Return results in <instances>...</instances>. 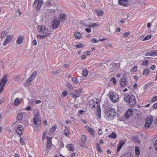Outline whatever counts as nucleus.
Returning a JSON list of instances; mask_svg holds the SVG:
<instances>
[{"label": "nucleus", "instance_id": "nucleus-1", "mask_svg": "<svg viewBox=\"0 0 157 157\" xmlns=\"http://www.w3.org/2000/svg\"><path fill=\"white\" fill-rule=\"evenodd\" d=\"M124 99L129 107H132L135 105L136 100L134 96L128 94H124Z\"/></svg>", "mask_w": 157, "mask_h": 157}, {"label": "nucleus", "instance_id": "nucleus-2", "mask_svg": "<svg viewBox=\"0 0 157 157\" xmlns=\"http://www.w3.org/2000/svg\"><path fill=\"white\" fill-rule=\"evenodd\" d=\"M105 117L108 120H112L116 115V112L115 109L112 107L107 108L105 111Z\"/></svg>", "mask_w": 157, "mask_h": 157}, {"label": "nucleus", "instance_id": "nucleus-3", "mask_svg": "<svg viewBox=\"0 0 157 157\" xmlns=\"http://www.w3.org/2000/svg\"><path fill=\"white\" fill-rule=\"evenodd\" d=\"M111 94H110L109 97L111 101L113 102H116L118 101L119 96L118 94L116 92H110Z\"/></svg>", "mask_w": 157, "mask_h": 157}, {"label": "nucleus", "instance_id": "nucleus-4", "mask_svg": "<svg viewBox=\"0 0 157 157\" xmlns=\"http://www.w3.org/2000/svg\"><path fill=\"white\" fill-rule=\"evenodd\" d=\"M37 29L40 33L43 34H44V32H45L46 30L49 31L48 29L44 25H38L37 27Z\"/></svg>", "mask_w": 157, "mask_h": 157}, {"label": "nucleus", "instance_id": "nucleus-5", "mask_svg": "<svg viewBox=\"0 0 157 157\" xmlns=\"http://www.w3.org/2000/svg\"><path fill=\"white\" fill-rule=\"evenodd\" d=\"M135 112V111H133V110L132 108L128 109L127 111L126 112L125 114V118L127 119L129 118V116L132 115L133 114V112Z\"/></svg>", "mask_w": 157, "mask_h": 157}, {"label": "nucleus", "instance_id": "nucleus-6", "mask_svg": "<svg viewBox=\"0 0 157 157\" xmlns=\"http://www.w3.org/2000/svg\"><path fill=\"white\" fill-rule=\"evenodd\" d=\"M118 4L121 6H127L129 5V2L128 0H119Z\"/></svg>", "mask_w": 157, "mask_h": 157}, {"label": "nucleus", "instance_id": "nucleus-7", "mask_svg": "<svg viewBox=\"0 0 157 157\" xmlns=\"http://www.w3.org/2000/svg\"><path fill=\"white\" fill-rule=\"evenodd\" d=\"M59 21H58L56 19H55L52 21L53 23L52 24V27L53 29L57 28L60 25Z\"/></svg>", "mask_w": 157, "mask_h": 157}, {"label": "nucleus", "instance_id": "nucleus-8", "mask_svg": "<svg viewBox=\"0 0 157 157\" xmlns=\"http://www.w3.org/2000/svg\"><path fill=\"white\" fill-rule=\"evenodd\" d=\"M44 35H38L37 36V37L40 39H43L48 36L50 35V33H49V31H48V30H46V31L44 32Z\"/></svg>", "mask_w": 157, "mask_h": 157}, {"label": "nucleus", "instance_id": "nucleus-9", "mask_svg": "<svg viewBox=\"0 0 157 157\" xmlns=\"http://www.w3.org/2000/svg\"><path fill=\"white\" fill-rule=\"evenodd\" d=\"M81 139L82 142L80 143V146L82 147H85V144L86 142V136L84 135H82L81 136Z\"/></svg>", "mask_w": 157, "mask_h": 157}, {"label": "nucleus", "instance_id": "nucleus-10", "mask_svg": "<svg viewBox=\"0 0 157 157\" xmlns=\"http://www.w3.org/2000/svg\"><path fill=\"white\" fill-rule=\"evenodd\" d=\"M121 80L120 84L121 86H124V85H126L128 83L127 79L125 77L122 78ZM125 86H124V87Z\"/></svg>", "mask_w": 157, "mask_h": 157}, {"label": "nucleus", "instance_id": "nucleus-11", "mask_svg": "<svg viewBox=\"0 0 157 157\" xmlns=\"http://www.w3.org/2000/svg\"><path fill=\"white\" fill-rule=\"evenodd\" d=\"M41 121L40 119L38 118H36L35 117L33 119V122L34 124L36 125H38L39 127L40 124L41 123Z\"/></svg>", "mask_w": 157, "mask_h": 157}, {"label": "nucleus", "instance_id": "nucleus-12", "mask_svg": "<svg viewBox=\"0 0 157 157\" xmlns=\"http://www.w3.org/2000/svg\"><path fill=\"white\" fill-rule=\"evenodd\" d=\"M124 144L125 142L123 140H121L120 141L119 144H118L117 147V151H119L120 150L122 146Z\"/></svg>", "mask_w": 157, "mask_h": 157}, {"label": "nucleus", "instance_id": "nucleus-13", "mask_svg": "<svg viewBox=\"0 0 157 157\" xmlns=\"http://www.w3.org/2000/svg\"><path fill=\"white\" fill-rule=\"evenodd\" d=\"M112 67L110 69V71L111 72H113V71H115L116 68H117L118 67V64L116 63H112L111 64Z\"/></svg>", "mask_w": 157, "mask_h": 157}, {"label": "nucleus", "instance_id": "nucleus-14", "mask_svg": "<svg viewBox=\"0 0 157 157\" xmlns=\"http://www.w3.org/2000/svg\"><path fill=\"white\" fill-rule=\"evenodd\" d=\"M24 36H20L18 37L17 40V43L19 44H21L23 42Z\"/></svg>", "mask_w": 157, "mask_h": 157}, {"label": "nucleus", "instance_id": "nucleus-15", "mask_svg": "<svg viewBox=\"0 0 157 157\" xmlns=\"http://www.w3.org/2000/svg\"><path fill=\"white\" fill-rule=\"evenodd\" d=\"M66 16L65 14L64 13H62L60 14L59 18L60 19L59 20V21H63L66 20Z\"/></svg>", "mask_w": 157, "mask_h": 157}, {"label": "nucleus", "instance_id": "nucleus-16", "mask_svg": "<svg viewBox=\"0 0 157 157\" xmlns=\"http://www.w3.org/2000/svg\"><path fill=\"white\" fill-rule=\"evenodd\" d=\"M7 77V74H6L4 75L2 78L1 80V83L2 82V83H4L5 84H6V83L8 81L6 78Z\"/></svg>", "mask_w": 157, "mask_h": 157}, {"label": "nucleus", "instance_id": "nucleus-17", "mask_svg": "<svg viewBox=\"0 0 157 157\" xmlns=\"http://www.w3.org/2000/svg\"><path fill=\"white\" fill-rule=\"evenodd\" d=\"M66 147L68 149V151H74V148L73 145L72 144H69L67 145Z\"/></svg>", "mask_w": 157, "mask_h": 157}, {"label": "nucleus", "instance_id": "nucleus-18", "mask_svg": "<svg viewBox=\"0 0 157 157\" xmlns=\"http://www.w3.org/2000/svg\"><path fill=\"white\" fill-rule=\"evenodd\" d=\"M157 52L155 51L147 52L145 54V56H156Z\"/></svg>", "mask_w": 157, "mask_h": 157}, {"label": "nucleus", "instance_id": "nucleus-19", "mask_svg": "<svg viewBox=\"0 0 157 157\" xmlns=\"http://www.w3.org/2000/svg\"><path fill=\"white\" fill-rule=\"evenodd\" d=\"M98 25V23H93L91 25L86 26V27H88L90 28H94L97 27Z\"/></svg>", "mask_w": 157, "mask_h": 157}, {"label": "nucleus", "instance_id": "nucleus-20", "mask_svg": "<svg viewBox=\"0 0 157 157\" xmlns=\"http://www.w3.org/2000/svg\"><path fill=\"white\" fill-rule=\"evenodd\" d=\"M153 120V119L151 116H149L147 117L146 120L147 121L150 123V124L152 123V122Z\"/></svg>", "mask_w": 157, "mask_h": 157}, {"label": "nucleus", "instance_id": "nucleus-21", "mask_svg": "<svg viewBox=\"0 0 157 157\" xmlns=\"http://www.w3.org/2000/svg\"><path fill=\"white\" fill-rule=\"evenodd\" d=\"M86 130L89 132L90 133L92 134V136H94V131L92 128L89 127V126H87L86 127Z\"/></svg>", "mask_w": 157, "mask_h": 157}, {"label": "nucleus", "instance_id": "nucleus-22", "mask_svg": "<svg viewBox=\"0 0 157 157\" xmlns=\"http://www.w3.org/2000/svg\"><path fill=\"white\" fill-rule=\"evenodd\" d=\"M37 74V72L36 71H33L29 78L31 79H33V80H34V79L35 78Z\"/></svg>", "mask_w": 157, "mask_h": 157}, {"label": "nucleus", "instance_id": "nucleus-23", "mask_svg": "<svg viewBox=\"0 0 157 157\" xmlns=\"http://www.w3.org/2000/svg\"><path fill=\"white\" fill-rule=\"evenodd\" d=\"M81 34L78 32H76L75 33V36L76 38L79 39L81 36Z\"/></svg>", "mask_w": 157, "mask_h": 157}, {"label": "nucleus", "instance_id": "nucleus-24", "mask_svg": "<svg viewBox=\"0 0 157 157\" xmlns=\"http://www.w3.org/2000/svg\"><path fill=\"white\" fill-rule=\"evenodd\" d=\"M135 153L136 155L139 156L140 154V150L139 148L138 147H136L135 148Z\"/></svg>", "mask_w": 157, "mask_h": 157}, {"label": "nucleus", "instance_id": "nucleus-25", "mask_svg": "<svg viewBox=\"0 0 157 157\" xmlns=\"http://www.w3.org/2000/svg\"><path fill=\"white\" fill-rule=\"evenodd\" d=\"M122 156L123 157H133L132 155L130 152L125 153Z\"/></svg>", "mask_w": 157, "mask_h": 157}, {"label": "nucleus", "instance_id": "nucleus-26", "mask_svg": "<svg viewBox=\"0 0 157 157\" xmlns=\"http://www.w3.org/2000/svg\"><path fill=\"white\" fill-rule=\"evenodd\" d=\"M21 100L20 99L18 98H16L15 99L14 101V103L16 105H19L20 103L21 102Z\"/></svg>", "mask_w": 157, "mask_h": 157}, {"label": "nucleus", "instance_id": "nucleus-27", "mask_svg": "<svg viewBox=\"0 0 157 157\" xmlns=\"http://www.w3.org/2000/svg\"><path fill=\"white\" fill-rule=\"evenodd\" d=\"M7 34V33L6 30L3 31L1 35V38L3 39L5 38Z\"/></svg>", "mask_w": 157, "mask_h": 157}, {"label": "nucleus", "instance_id": "nucleus-28", "mask_svg": "<svg viewBox=\"0 0 157 157\" xmlns=\"http://www.w3.org/2000/svg\"><path fill=\"white\" fill-rule=\"evenodd\" d=\"M82 88H80L77 90H74V92L78 94H79L82 92Z\"/></svg>", "mask_w": 157, "mask_h": 157}, {"label": "nucleus", "instance_id": "nucleus-29", "mask_svg": "<svg viewBox=\"0 0 157 157\" xmlns=\"http://www.w3.org/2000/svg\"><path fill=\"white\" fill-rule=\"evenodd\" d=\"M132 138L137 143H140V140L138 137L135 136H133Z\"/></svg>", "mask_w": 157, "mask_h": 157}, {"label": "nucleus", "instance_id": "nucleus-30", "mask_svg": "<svg viewBox=\"0 0 157 157\" xmlns=\"http://www.w3.org/2000/svg\"><path fill=\"white\" fill-rule=\"evenodd\" d=\"M23 130H16V132L17 133V134L18 135V136L20 137L23 134Z\"/></svg>", "mask_w": 157, "mask_h": 157}, {"label": "nucleus", "instance_id": "nucleus-31", "mask_svg": "<svg viewBox=\"0 0 157 157\" xmlns=\"http://www.w3.org/2000/svg\"><path fill=\"white\" fill-rule=\"evenodd\" d=\"M96 149L100 152H102V149H101L99 146V145L98 143H97V144H96Z\"/></svg>", "mask_w": 157, "mask_h": 157}, {"label": "nucleus", "instance_id": "nucleus-32", "mask_svg": "<svg viewBox=\"0 0 157 157\" xmlns=\"http://www.w3.org/2000/svg\"><path fill=\"white\" fill-rule=\"evenodd\" d=\"M117 135L115 133L112 132L110 135H109L108 137H110L112 139H115L116 138Z\"/></svg>", "mask_w": 157, "mask_h": 157}, {"label": "nucleus", "instance_id": "nucleus-33", "mask_svg": "<svg viewBox=\"0 0 157 157\" xmlns=\"http://www.w3.org/2000/svg\"><path fill=\"white\" fill-rule=\"evenodd\" d=\"M149 69H144L143 72V74L144 75H147L149 73Z\"/></svg>", "mask_w": 157, "mask_h": 157}, {"label": "nucleus", "instance_id": "nucleus-34", "mask_svg": "<svg viewBox=\"0 0 157 157\" xmlns=\"http://www.w3.org/2000/svg\"><path fill=\"white\" fill-rule=\"evenodd\" d=\"M66 86L71 90H72L73 89V88L72 85L69 82H67Z\"/></svg>", "mask_w": 157, "mask_h": 157}, {"label": "nucleus", "instance_id": "nucleus-35", "mask_svg": "<svg viewBox=\"0 0 157 157\" xmlns=\"http://www.w3.org/2000/svg\"><path fill=\"white\" fill-rule=\"evenodd\" d=\"M6 84L4 83H1V82L0 83V93H1L2 91L3 88L4 86Z\"/></svg>", "mask_w": 157, "mask_h": 157}, {"label": "nucleus", "instance_id": "nucleus-36", "mask_svg": "<svg viewBox=\"0 0 157 157\" xmlns=\"http://www.w3.org/2000/svg\"><path fill=\"white\" fill-rule=\"evenodd\" d=\"M97 15L98 16H101L104 13L101 10H96Z\"/></svg>", "mask_w": 157, "mask_h": 157}, {"label": "nucleus", "instance_id": "nucleus-37", "mask_svg": "<svg viewBox=\"0 0 157 157\" xmlns=\"http://www.w3.org/2000/svg\"><path fill=\"white\" fill-rule=\"evenodd\" d=\"M151 124H150V123L145 121V124L144 125V127L145 128H149L150 126L151 125Z\"/></svg>", "mask_w": 157, "mask_h": 157}, {"label": "nucleus", "instance_id": "nucleus-38", "mask_svg": "<svg viewBox=\"0 0 157 157\" xmlns=\"http://www.w3.org/2000/svg\"><path fill=\"white\" fill-rule=\"evenodd\" d=\"M60 72V70L59 69L58 70H57L55 71H52V73L53 75H56L58 74Z\"/></svg>", "mask_w": 157, "mask_h": 157}, {"label": "nucleus", "instance_id": "nucleus-39", "mask_svg": "<svg viewBox=\"0 0 157 157\" xmlns=\"http://www.w3.org/2000/svg\"><path fill=\"white\" fill-rule=\"evenodd\" d=\"M64 134L67 136L69 134V130L68 128H66L64 131Z\"/></svg>", "mask_w": 157, "mask_h": 157}, {"label": "nucleus", "instance_id": "nucleus-40", "mask_svg": "<svg viewBox=\"0 0 157 157\" xmlns=\"http://www.w3.org/2000/svg\"><path fill=\"white\" fill-rule=\"evenodd\" d=\"M88 74V71L87 69H84L83 71L82 75L84 77L87 76Z\"/></svg>", "mask_w": 157, "mask_h": 157}, {"label": "nucleus", "instance_id": "nucleus-41", "mask_svg": "<svg viewBox=\"0 0 157 157\" xmlns=\"http://www.w3.org/2000/svg\"><path fill=\"white\" fill-rule=\"evenodd\" d=\"M46 138L48 139V141H47L46 144H49L50 145H51V144H52V138H49L48 136H47Z\"/></svg>", "mask_w": 157, "mask_h": 157}, {"label": "nucleus", "instance_id": "nucleus-42", "mask_svg": "<svg viewBox=\"0 0 157 157\" xmlns=\"http://www.w3.org/2000/svg\"><path fill=\"white\" fill-rule=\"evenodd\" d=\"M72 80L73 82L75 84H77L78 83V80L75 77H72Z\"/></svg>", "mask_w": 157, "mask_h": 157}, {"label": "nucleus", "instance_id": "nucleus-43", "mask_svg": "<svg viewBox=\"0 0 157 157\" xmlns=\"http://www.w3.org/2000/svg\"><path fill=\"white\" fill-rule=\"evenodd\" d=\"M74 46L78 48H81L83 47V45L82 43H80L78 45H75Z\"/></svg>", "mask_w": 157, "mask_h": 157}, {"label": "nucleus", "instance_id": "nucleus-44", "mask_svg": "<svg viewBox=\"0 0 157 157\" xmlns=\"http://www.w3.org/2000/svg\"><path fill=\"white\" fill-rule=\"evenodd\" d=\"M73 98H76L79 97V96L76 94H75L74 93H71L69 94Z\"/></svg>", "mask_w": 157, "mask_h": 157}, {"label": "nucleus", "instance_id": "nucleus-45", "mask_svg": "<svg viewBox=\"0 0 157 157\" xmlns=\"http://www.w3.org/2000/svg\"><path fill=\"white\" fill-rule=\"evenodd\" d=\"M13 36L11 35H9L7 36L6 38V39L8 40L10 42L11 41V40L13 38Z\"/></svg>", "mask_w": 157, "mask_h": 157}, {"label": "nucleus", "instance_id": "nucleus-46", "mask_svg": "<svg viewBox=\"0 0 157 157\" xmlns=\"http://www.w3.org/2000/svg\"><path fill=\"white\" fill-rule=\"evenodd\" d=\"M135 111V112H133V113L136 114L137 116H138V117H140L141 116V113H140L139 111H137V109L133 110V111Z\"/></svg>", "mask_w": 157, "mask_h": 157}, {"label": "nucleus", "instance_id": "nucleus-47", "mask_svg": "<svg viewBox=\"0 0 157 157\" xmlns=\"http://www.w3.org/2000/svg\"><path fill=\"white\" fill-rule=\"evenodd\" d=\"M130 34V32L128 31L124 33L123 35V36L124 38H126Z\"/></svg>", "mask_w": 157, "mask_h": 157}, {"label": "nucleus", "instance_id": "nucleus-48", "mask_svg": "<svg viewBox=\"0 0 157 157\" xmlns=\"http://www.w3.org/2000/svg\"><path fill=\"white\" fill-rule=\"evenodd\" d=\"M137 70V67L135 66L131 69V71L132 72H135Z\"/></svg>", "mask_w": 157, "mask_h": 157}, {"label": "nucleus", "instance_id": "nucleus-49", "mask_svg": "<svg viewBox=\"0 0 157 157\" xmlns=\"http://www.w3.org/2000/svg\"><path fill=\"white\" fill-rule=\"evenodd\" d=\"M56 126H53L52 128L50 129V131L51 132H54L56 129Z\"/></svg>", "mask_w": 157, "mask_h": 157}, {"label": "nucleus", "instance_id": "nucleus-50", "mask_svg": "<svg viewBox=\"0 0 157 157\" xmlns=\"http://www.w3.org/2000/svg\"><path fill=\"white\" fill-rule=\"evenodd\" d=\"M33 80V79H31L30 78H29L28 79V80L26 81V82H25V84L27 85L29 84L30 82Z\"/></svg>", "mask_w": 157, "mask_h": 157}, {"label": "nucleus", "instance_id": "nucleus-51", "mask_svg": "<svg viewBox=\"0 0 157 157\" xmlns=\"http://www.w3.org/2000/svg\"><path fill=\"white\" fill-rule=\"evenodd\" d=\"M51 145H50L49 144H46V151L47 152H48L50 150L51 147Z\"/></svg>", "mask_w": 157, "mask_h": 157}, {"label": "nucleus", "instance_id": "nucleus-52", "mask_svg": "<svg viewBox=\"0 0 157 157\" xmlns=\"http://www.w3.org/2000/svg\"><path fill=\"white\" fill-rule=\"evenodd\" d=\"M67 91H64L62 93V97L64 98L67 95Z\"/></svg>", "mask_w": 157, "mask_h": 157}, {"label": "nucleus", "instance_id": "nucleus-53", "mask_svg": "<svg viewBox=\"0 0 157 157\" xmlns=\"http://www.w3.org/2000/svg\"><path fill=\"white\" fill-rule=\"evenodd\" d=\"M23 129L24 128L23 126L22 125H20L17 127L16 130H23Z\"/></svg>", "mask_w": 157, "mask_h": 157}, {"label": "nucleus", "instance_id": "nucleus-54", "mask_svg": "<svg viewBox=\"0 0 157 157\" xmlns=\"http://www.w3.org/2000/svg\"><path fill=\"white\" fill-rule=\"evenodd\" d=\"M151 37L150 35H147L145 37L144 39H143V40L144 41V40H149L150 39H151Z\"/></svg>", "mask_w": 157, "mask_h": 157}, {"label": "nucleus", "instance_id": "nucleus-55", "mask_svg": "<svg viewBox=\"0 0 157 157\" xmlns=\"http://www.w3.org/2000/svg\"><path fill=\"white\" fill-rule=\"evenodd\" d=\"M23 117V113H19L17 116V118L19 120H21Z\"/></svg>", "mask_w": 157, "mask_h": 157}, {"label": "nucleus", "instance_id": "nucleus-56", "mask_svg": "<svg viewBox=\"0 0 157 157\" xmlns=\"http://www.w3.org/2000/svg\"><path fill=\"white\" fill-rule=\"evenodd\" d=\"M90 41L94 43H98L99 41V40H96L94 38L91 39Z\"/></svg>", "mask_w": 157, "mask_h": 157}, {"label": "nucleus", "instance_id": "nucleus-57", "mask_svg": "<svg viewBox=\"0 0 157 157\" xmlns=\"http://www.w3.org/2000/svg\"><path fill=\"white\" fill-rule=\"evenodd\" d=\"M91 101L92 103L94 104H95V103L96 104H98V100L97 99H96L95 100H92Z\"/></svg>", "mask_w": 157, "mask_h": 157}, {"label": "nucleus", "instance_id": "nucleus-58", "mask_svg": "<svg viewBox=\"0 0 157 157\" xmlns=\"http://www.w3.org/2000/svg\"><path fill=\"white\" fill-rule=\"evenodd\" d=\"M157 100V96L154 97L151 100V102H153Z\"/></svg>", "mask_w": 157, "mask_h": 157}, {"label": "nucleus", "instance_id": "nucleus-59", "mask_svg": "<svg viewBox=\"0 0 157 157\" xmlns=\"http://www.w3.org/2000/svg\"><path fill=\"white\" fill-rule=\"evenodd\" d=\"M110 81L113 82V83L114 85H115L116 82V79L115 78L112 77V78Z\"/></svg>", "mask_w": 157, "mask_h": 157}, {"label": "nucleus", "instance_id": "nucleus-60", "mask_svg": "<svg viewBox=\"0 0 157 157\" xmlns=\"http://www.w3.org/2000/svg\"><path fill=\"white\" fill-rule=\"evenodd\" d=\"M148 63V60H144L142 62V65H144L145 66H147Z\"/></svg>", "mask_w": 157, "mask_h": 157}, {"label": "nucleus", "instance_id": "nucleus-61", "mask_svg": "<svg viewBox=\"0 0 157 157\" xmlns=\"http://www.w3.org/2000/svg\"><path fill=\"white\" fill-rule=\"evenodd\" d=\"M42 5H40V4H37V6H36V10L37 11H38L40 9V7H41V6H42Z\"/></svg>", "mask_w": 157, "mask_h": 157}, {"label": "nucleus", "instance_id": "nucleus-62", "mask_svg": "<svg viewBox=\"0 0 157 157\" xmlns=\"http://www.w3.org/2000/svg\"><path fill=\"white\" fill-rule=\"evenodd\" d=\"M10 42L8 40L6 39L4 41L3 43V45L5 46L6 44H7Z\"/></svg>", "mask_w": 157, "mask_h": 157}, {"label": "nucleus", "instance_id": "nucleus-63", "mask_svg": "<svg viewBox=\"0 0 157 157\" xmlns=\"http://www.w3.org/2000/svg\"><path fill=\"white\" fill-rule=\"evenodd\" d=\"M97 113H101V109H100V105H97Z\"/></svg>", "mask_w": 157, "mask_h": 157}, {"label": "nucleus", "instance_id": "nucleus-64", "mask_svg": "<svg viewBox=\"0 0 157 157\" xmlns=\"http://www.w3.org/2000/svg\"><path fill=\"white\" fill-rule=\"evenodd\" d=\"M20 142L21 144L22 145H23L24 144V141L23 138H20Z\"/></svg>", "mask_w": 157, "mask_h": 157}]
</instances>
